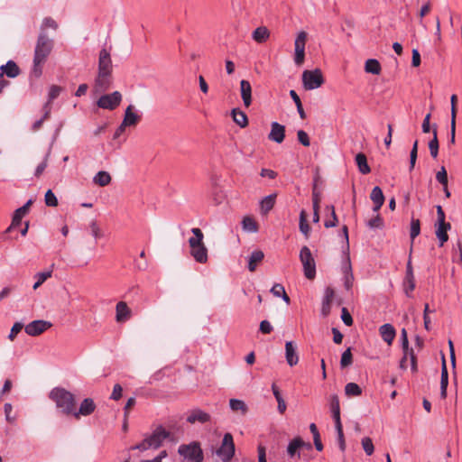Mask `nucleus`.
Here are the masks:
<instances>
[{"label": "nucleus", "instance_id": "c756f323", "mask_svg": "<svg viewBox=\"0 0 462 462\" xmlns=\"http://www.w3.org/2000/svg\"><path fill=\"white\" fill-rule=\"evenodd\" d=\"M264 257V254L261 250H254L252 252L248 258V270L250 272H254L258 263H260Z\"/></svg>", "mask_w": 462, "mask_h": 462}, {"label": "nucleus", "instance_id": "393cba45", "mask_svg": "<svg viewBox=\"0 0 462 462\" xmlns=\"http://www.w3.org/2000/svg\"><path fill=\"white\" fill-rule=\"evenodd\" d=\"M370 198L374 202V206L373 210L378 212L384 202V196L380 187L375 186L371 192Z\"/></svg>", "mask_w": 462, "mask_h": 462}, {"label": "nucleus", "instance_id": "8fccbe9b", "mask_svg": "<svg viewBox=\"0 0 462 462\" xmlns=\"http://www.w3.org/2000/svg\"><path fill=\"white\" fill-rule=\"evenodd\" d=\"M45 204L48 207H56L58 205V199L51 189H48L44 196Z\"/></svg>", "mask_w": 462, "mask_h": 462}, {"label": "nucleus", "instance_id": "864d4df0", "mask_svg": "<svg viewBox=\"0 0 462 462\" xmlns=\"http://www.w3.org/2000/svg\"><path fill=\"white\" fill-rule=\"evenodd\" d=\"M368 227L374 229V228H382L383 226V218L380 217L379 214H377L374 218L370 219L367 222Z\"/></svg>", "mask_w": 462, "mask_h": 462}, {"label": "nucleus", "instance_id": "de8ad7c7", "mask_svg": "<svg viewBox=\"0 0 462 462\" xmlns=\"http://www.w3.org/2000/svg\"><path fill=\"white\" fill-rule=\"evenodd\" d=\"M362 447L367 456H371L374 453V447L370 438L365 437L362 439Z\"/></svg>", "mask_w": 462, "mask_h": 462}, {"label": "nucleus", "instance_id": "49530a36", "mask_svg": "<svg viewBox=\"0 0 462 462\" xmlns=\"http://www.w3.org/2000/svg\"><path fill=\"white\" fill-rule=\"evenodd\" d=\"M352 362H353V357H352L351 349L347 348L343 352V354L341 356L340 365L342 368H345V367L350 365L352 364Z\"/></svg>", "mask_w": 462, "mask_h": 462}, {"label": "nucleus", "instance_id": "7ed1b4c3", "mask_svg": "<svg viewBox=\"0 0 462 462\" xmlns=\"http://www.w3.org/2000/svg\"><path fill=\"white\" fill-rule=\"evenodd\" d=\"M192 237L189 238V245L190 247V254L196 262L205 263L208 261V249L203 242L204 235L198 227L191 229Z\"/></svg>", "mask_w": 462, "mask_h": 462}, {"label": "nucleus", "instance_id": "5701e85b", "mask_svg": "<svg viewBox=\"0 0 462 462\" xmlns=\"http://www.w3.org/2000/svg\"><path fill=\"white\" fill-rule=\"evenodd\" d=\"M111 74L98 73L95 81V88L97 92H104L107 90L111 84Z\"/></svg>", "mask_w": 462, "mask_h": 462}, {"label": "nucleus", "instance_id": "f8f14e48", "mask_svg": "<svg viewBox=\"0 0 462 462\" xmlns=\"http://www.w3.org/2000/svg\"><path fill=\"white\" fill-rule=\"evenodd\" d=\"M98 73H112V60L110 53L106 49H102L99 52Z\"/></svg>", "mask_w": 462, "mask_h": 462}, {"label": "nucleus", "instance_id": "7c9ffc66", "mask_svg": "<svg viewBox=\"0 0 462 462\" xmlns=\"http://www.w3.org/2000/svg\"><path fill=\"white\" fill-rule=\"evenodd\" d=\"M448 384V374L446 365V361L443 358L441 367V378H440V396L442 399L447 397V388Z\"/></svg>", "mask_w": 462, "mask_h": 462}, {"label": "nucleus", "instance_id": "f257e3e1", "mask_svg": "<svg viewBox=\"0 0 462 462\" xmlns=\"http://www.w3.org/2000/svg\"><path fill=\"white\" fill-rule=\"evenodd\" d=\"M53 48V41L45 32H41L34 48L33 64L30 76L38 79L42 74V66L46 62Z\"/></svg>", "mask_w": 462, "mask_h": 462}, {"label": "nucleus", "instance_id": "338daca9", "mask_svg": "<svg viewBox=\"0 0 462 462\" xmlns=\"http://www.w3.org/2000/svg\"><path fill=\"white\" fill-rule=\"evenodd\" d=\"M284 291H285L284 287L280 283L274 284L271 289V292L275 297H281L282 294H284Z\"/></svg>", "mask_w": 462, "mask_h": 462}, {"label": "nucleus", "instance_id": "6ab92c4d", "mask_svg": "<svg viewBox=\"0 0 462 462\" xmlns=\"http://www.w3.org/2000/svg\"><path fill=\"white\" fill-rule=\"evenodd\" d=\"M342 271L344 274V286L346 290L349 291L353 286L354 275L352 273V267L350 258L347 255L346 261L343 263Z\"/></svg>", "mask_w": 462, "mask_h": 462}, {"label": "nucleus", "instance_id": "0eeeda50", "mask_svg": "<svg viewBox=\"0 0 462 462\" xmlns=\"http://www.w3.org/2000/svg\"><path fill=\"white\" fill-rule=\"evenodd\" d=\"M236 447L231 433L224 435L220 447L216 451L223 462H229L235 456Z\"/></svg>", "mask_w": 462, "mask_h": 462}, {"label": "nucleus", "instance_id": "5fc2aeb1", "mask_svg": "<svg viewBox=\"0 0 462 462\" xmlns=\"http://www.w3.org/2000/svg\"><path fill=\"white\" fill-rule=\"evenodd\" d=\"M335 428H336V430L337 433L339 448L341 449V451H344L346 449V443H345V439H344V434H343L342 424H340L339 426L335 425Z\"/></svg>", "mask_w": 462, "mask_h": 462}, {"label": "nucleus", "instance_id": "603ef678", "mask_svg": "<svg viewBox=\"0 0 462 462\" xmlns=\"http://www.w3.org/2000/svg\"><path fill=\"white\" fill-rule=\"evenodd\" d=\"M403 286H404V291H405L406 295L408 297H410L411 296L410 292L412 291L415 288L414 276H412L411 278L405 277Z\"/></svg>", "mask_w": 462, "mask_h": 462}, {"label": "nucleus", "instance_id": "4c0bfd02", "mask_svg": "<svg viewBox=\"0 0 462 462\" xmlns=\"http://www.w3.org/2000/svg\"><path fill=\"white\" fill-rule=\"evenodd\" d=\"M433 138L429 142V149L430 155L435 159L439 154V141H438V133H437V125H434L432 129Z\"/></svg>", "mask_w": 462, "mask_h": 462}, {"label": "nucleus", "instance_id": "c9c22d12", "mask_svg": "<svg viewBox=\"0 0 462 462\" xmlns=\"http://www.w3.org/2000/svg\"><path fill=\"white\" fill-rule=\"evenodd\" d=\"M356 163L362 174H368L371 171L365 154L362 152L357 153L356 155Z\"/></svg>", "mask_w": 462, "mask_h": 462}, {"label": "nucleus", "instance_id": "58836bf2", "mask_svg": "<svg viewBox=\"0 0 462 462\" xmlns=\"http://www.w3.org/2000/svg\"><path fill=\"white\" fill-rule=\"evenodd\" d=\"M365 70L367 73L378 75L381 72V65L377 60L369 59L365 61Z\"/></svg>", "mask_w": 462, "mask_h": 462}, {"label": "nucleus", "instance_id": "a19ab883", "mask_svg": "<svg viewBox=\"0 0 462 462\" xmlns=\"http://www.w3.org/2000/svg\"><path fill=\"white\" fill-rule=\"evenodd\" d=\"M51 274H52L51 270L46 271V272H42V273H37L34 275L36 282L32 286L33 290H37L47 279L51 277Z\"/></svg>", "mask_w": 462, "mask_h": 462}, {"label": "nucleus", "instance_id": "b1692460", "mask_svg": "<svg viewBox=\"0 0 462 462\" xmlns=\"http://www.w3.org/2000/svg\"><path fill=\"white\" fill-rule=\"evenodd\" d=\"M134 106L132 105L128 106L125 111V116L122 121L124 126H134L140 121V116L135 114L134 111Z\"/></svg>", "mask_w": 462, "mask_h": 462}, {"label": "nucleus", "instance_id": "09e8293b", "mask_svg": "<svg viewBox=\"0 0 462 462\" xmlns=\"http://www.w3.org/2000/svg\"><path fill=\"white\" fill-rule=\"evenodd\" d=\"M418 156V140H415L410 153V171H411L415 164Z\"/></svg>", "mask_w": 462, "mask_h": 462}, {"label": "nucleus", "instance_id": "9b49d317", "mask_svg": "<svg viewBox=\"0 0 462 462\" xmlns=\"http://www.w3.org/2000/svg\"><path fill=\"white\" fill-rule=\"evenodd\" d=\"M52 324L50 321L38 319L33 320L24 327L25 333L32 337H36L50 328Z\"/></svg>", "mask_w": 462, "mask_h": 462}, {"label": "nucleus", "instance_id": "69168bd1", "mask_svg": "<svg viewBox=\"0 0 462 462\" xmlns=\"http://www.w3.org/2000/svg\"><path fill=\"white\" fill-rule=\"evenodd\" d=\"M341 319H342V321L346 326H351L353 324V319L346 308L342 309Z\"/></svg>", "mask_w": 462, "mask_h": 462}, {"label": "nucleus", "instance_id": "680f3d73", "mask_svg": "<svg viewBox=\"0 0 462 462\" xmlns=\"http://www.w3.org/2000/svg\"><path fill=\"white\" fill-rule=\"evenodd\" d=\"M23 323L15 322L11 328L8 338L13 341L14 339V337L17 336V334L23 329Z\"/></svg>", "mask_w": 462, "mask_h": 462}, {"label": "nucleus", "instance_id": "052dcab7", "mask_svg": "<svg viewBox=\"0 0 462 462\" xmlns=\"http://www.w3.org/2000/svg\"><path fill=\"white\" fill-rule=\"evenodd\" d=\"M46 28H51L53 30H57L58 23L51 17H46L42 21V28H41L42 31L41 32H44V29H46Z\"/></svg>", "mask_w": 462, "mask_h": 462}, {"label": "nucleus", "instance_id": "a878e982", "mask_svg": "<svg viewBox=\"0 0 462 462\" xmlns=\"http://www.w3.org/2000/svg\"><path fill=\"white\" fill-rule=\"evenodd\" d=\"M380 335L383 341H385L388 345H391L395 337L396 331L393 326L391 324H383L379 328Z\"/></svg>", "mask_w": 462, "mask_h": 462}, {"label": "nucleus", "instance_id": "1a4fd4ad", "mask_svg": "<svg viewBox=\"0 0 462 462\" xmlns=\"http://www.w3.org/2000/svg\"><path fill=\"white\" fill-rule=\"evenodd\" d=\"M307 37V32L301 31L297 34L294 42V61L298 66H300L304 62Z\"/></svg>", "mask_w": 462, "mask_h": 462}, {"label": "nucleus", "instance_id": "cd10ccee", "mask_svg": "<svg viewBox=\"0 0 462 462\" xmlns=\"http://www.w3.org/2000/svg\"><path fill=\"white\" fill-rule=\"evenodd\" d=\"M276 200V194H271L264 197L260 201V211L262 215H267L274 207Z\"/></svg>", "mask_w": 462, "mask_h": 462}, {"label": "nucleus", "instance_id": "20e7f679", "mask_svg": "<svg viewBox=\"0 0 462 462\" xmlns=\"http://www.w3.org/2000/svg\"><path fill=\"white\" fill-rule=\"evenodd\" d=\"M170 433L165 430L162 426H159L149 436H147L141 443L131 447V449H138L145 451L148 449H156L161 447L163 440L169 437Z\"/></svg>", "mask_w": 462, "mask_h": 462}, {"label": "nucleus", "instance_id": "bb28decb", "mask_svg": "<svg viewBox=\"0 0 462 462\" xmlns=\"http://www.w3.org/2000/svg\"><path fill=\"white\" fill-rule=\"evenodd\" d=\"M330 410L332 412V417L335 421V425H340L341 420H340V405H339V400L337 395L334 394L330 397Z\"/></svg>", "mask_w": 462, "mask_h": 462}, {"label": "nucleus", "instance_id": "13d9d810", "mask_svg": "<svg viewBox=\"0 0 462 462\" xmlns=\"http://www.w3.org/2000/svg\"><path fill=\"white\" fill-rule=\"evenodd\" d=\"M401 343L403 352L411 351V348L409 347L408 334L405 328H402L401 331Z\"/></svg>", "mask_w": 462, "mask_h": 462}, {"label": "nucleus", "instance_id": "9d476101", "mask_svg": "<svg viewBox=\"0 0 462 462\" xmlns=\"http://www.w3.org/2000/svg\"><path fill=\"white\" fill-rule=\"evenodd\" d=\"M122 101V95L119 91H115L111 94H106L99 97L97 104L98 107L103 109L114 110Z\"/></svg>", "mask_w": 462, "mask_h": 462}, {"label": "nucleus", "instance_id": "aec40b11", "mask_svg": "<svg viewBox=\"0 0 462 462\" xmlns=\"http://www.w3.org/2000/svg\"><path fill=\"white\" fill-rule=\"evenodd\" d=\"M285 358L290 366H294L299 362V356L296 352V346L291 341L285 344Z\"/></svg>", "mask_w": 462, "mask_h": 462}, {"label": "nucleus", "instance_id": "412c9836", "mask_svg": "<svg viewBox=\"0 0 462 462\" xmlns=\"http://www.w3.org/2000/svg\"><path fill=\"white\" fill-rule=\"evenodd\" d=\"M303 447L307 448L308 449H310L311 444L306 443L300 437L293 439L288 445V448H287L288 455L291 457H293L297 454L299 448H303Z\"/></svg>", "mask_w": 462, "mask_h": 462}, {"label": "nucleus", "instance_id": "4be33fe9", "mask_svg": "<svg viewBox=\"0 0 462 462\" xmlns=\"http://www.w3.org/2000/svg\"><path fill=\"white\" fill-rule=\"evenodd\" d=\"M334 290L330 287H327L325 290V295L322 300L321 314L327 317L330 313L331 303L334 299Z\"/></svg>", "mask_w": 462, "mask_h": 462}, {"label": "nucleus", "instance_id": "3c124183", "mask_svg": "<svg viewBox=\"0 0 462 462\" xmlns=\"http://www.w3.org/2000/svg\"><path fill=\"white\" fill-rule=\"evenodd\" d=\"M436 180L442 186H448V173L444 166L440 167L439 171L436 173Z\"/></svg>", "mask_w": 462, "mask_h": 462}, {"label": "nucleus", "instance_id": "ddd939ff", "mask_svg": "<svg viewBox=\"0 0 462 462\" xmlns=\"http://www.w3.org/2000/svg\"><path fill=\"white\" fill-rule=\"evenodd\" d=\"M95 409H96V404H95L94 401L91 398H86L80 403L79 410L78 411H76V409L74 410V411L72 412V415L76 419H79L80 416L90 415L91 413H93Z\"/></svg>", "mask_w": 462, "mask_h": 462}, {"label": "nucleus", "instance_id": "ea45409f", "mask_svg": "<svg viewBox=\"0 0 462 462\" xmlns=\"http://www.w3.org/2000/svg\"><path fill=\"white\" fill-rule=\"evenodd\" d=\"M242 226L245 231L254 233L257 232L258 226L256 222L251 217H245L242 220Z\"/></svg>", "mask_w": 462, "mask_h": 462}, {"label": "nucleus", "instance_id": "c03bdc74", "mask_svg": "<svg viewBox=\"0 0 462 462\" xmlns=\"http://www.w3.org/2000/svg\"><path fill=\"white\" fill-rule=\"evenodd\" d=\"M345 393L347 396H359L362 393V390L358 384L348 383L345 386Z\"/></svg>", "mask_w": 462, "mask_h": 462}, {"label": "nucleus", "instance_id": "dca6fc26", "mask_svg": "<svg viewBox=\"0 0 462 462\" xmlns=\"http://www.w3.org/2000/svg\"><path fill=\"white\" fill-rule=\"evenodd\" d=\"M132 316V311L125 301H119L116 306V320L118 323L127 321Z\"/></svg>", "mask_w": 462, "mask_h": 462}, {"label": "nucleus", "instance_id": "0e129e2a", "mask_svg": "<svg viewBox=\"0 0 462 462\" xmlns=\"http://www.w3.org/2000/svg\"><path fill=\"white\" fill-rule=\"evenodd\" d=\"M457 95H452L451 97H450V103H451V111H450V116H451V119L450 121H456V116H457Z\"/></svg>", "mask_w": 462, "mask_h": 462}, {"label": "nucleus", "instance_id": "4d7b16f0", "mask_svg": "<svg viewBox=\"0 0 462 462\" xmlns=\"http://www.w3.org/2000/svg\"><path fill=\"white\" fill-rule=\"evenodd\" d=\"M298 141L305 147L310 146V141L309 134L304 130H299L297 132Z\"/></svg>", "mask_w": 462, "mask_h": 462}, {"label": "nucleus", "instance_id": "6e6d98bb", "mask_svg": "<svg viewBox=\"0 0 462 462\" xmlns=\"http://www.w3.org/2000/svg\"><path fill=\"white\" fill-rule=\"evenodd\" d=\"M327 210L330 211L331 217H332L333 219L331 221H328V220L326 221L324 225H325V226L327 228L334 227L337 224V215H336V212H335V208H334L333 206H328L327 207Z\"/></svg>", "mask_w": 462, "mask_h": 462}, {"label": "nucleus", "instance_id": "473e14b6", "mask_svg": "<svg viewBox=\"0 0 462 462\" xmlns=\"http://www.w3.org/2000/svg\"><path fill=\"white\" fill-rule=\"evenodd\" d=\"M270 37V31L265 26L257 27L252 33V38L258 43L265 42Z\"/></svg>", "mask_w": 462, "mask_h": 462}, {"label": "nucleus", "instance_id": "bf43d9fd", "mask_svg": "<svg viewBox=\"0 0 462 462\" xmlns=\"http://www.w3.org/2000/svg\"><path fill=\"white\" fill-rule=\"evenodd\" d=\"M61 92V88L60 87H58V86H51L50 88V91H49V99L46 103H49L51 105V103L59 97V95L60 94Z\"/></svg>", "mask_w": 462, "mask_h": 462}, {"label": "nucleus", "instance_id": "6e6552de", "mask_svg": "<svg viewBox=\"0 0 462 462\" xmlns=\"http://www.w3.org/2000/svg\"><path fill=\"white\" fill-rule=\"evenodd\" d=\"M324 83L320 69L304 70L302 73V84L306 90L319 88Z\"/></svg>", "mask_w": 462, "mask_h": 462}, {"label": "nucleus", "instance_id": "423d86ee", "mask_svg": "<svg viewBox=\"0 0 462 462\" xmlns=\"http://www.w3.org/2000/svg\"><path fill=\"white\" fill-rule=\"evenodd\" d=\"M300 260L303 266L304 275L307 279L312 280L316 276V263L312 254L308 246H303L300 252Z\"/></svg>", "mask_w": 462, "mask_h": 462}, {"label": "nucleus", "instance_id": "72a5a7b5", "mask_svg": "<svg viewBox=\"0 0 462 462\" xmlns=\"http://www.w3.org/2000/svg\"><path fill=\"white\" fill-rule=\"evenodd\" d=\"M231 116L233 117L234 122L240 127L244 128L247 126L248 118L245 112L241 111L239 108H234L231 111Z\"/></svg>", "mask_w": 462, "mask_h": 462}, {"label": "nucleus", "instance_id": "4468645a", "mask_svg": "<svg viewBox=\"0 0 462 462\" xmlns=\"http://www.w3.org/2000/svg\"><path fill=\"white\" fill-rule=\"evenodd\" d=\"M21 69L14 60H8L5 64L0 66V79L6 76L11 79L18 77Z\"/></svg>", "mask_w": 462, "mask_h": 462}, {"label": "nucleus", "instance_id": "f704fd0d", "mask_svg": "<svg viewBox=\"0 0 462 462\" xmlns=\"http://www.w3.org/2000/svg\"><path fill=\"white\" fill-rule=\"evenodd\" d=\"M229 406L234 412H238L241 415H245L248 411L246 403L239 399H230Z\"/></svg>", "mask_w": 462, "mask_h": 462}, {"label": "nucleus", "instance_id": "37998d69", "mask_svg": "<svg viewBox=\"0 0 462 462\" xmlns=\"http://www.w3.org/2000/svg\"><path fill=\"white\" fill-rule=\"evenodd\" d=\"M290 96L292 98V100L294 101L296 106H297V110H298V113L300 115V117L301 119H305L306 118V113L302 107V104H301V101H300V97L298 96V94L296 93L295 90H291L290 91Z\"/></svg>", "mask_w": 462, "mask_h": 462}, {"label": "nucleus", "instance_id": "2f4dec72", "mask_svg": "<svg viewBox=\"0 0 462 462\" xmlns=\"http://www.w3.org/2000/svg\"><path fill=\"white\" fill-rule=\"evenodd\" d=\"M436 236L439 240V246H442L444 243L448 240V230L451 228V225L449 223H442L437 224Z\"/></svg>", "mask_w": 462, "mask_h": 462}, {"label": "nucleus", "instance_id": "e2e57ef3", "mask_svg": "<svg viewBox=\"0 0 462 462\" xmlns=\"http://www.w3.org/2000/svg\"><path fill=\"white\" fill-rule=\"evenodd\" d=\"M316 187H317V184L315 181L314 185H313V190H312V205H313V209H319L320 199H319V192L316 190Z\"/></svg>", "mask_w": 462, "mask_h": 462}, {"label": "nucleus", "instance_id": "79ce46f5", "mask_svg": "<svg viewBox=\"0 0 462 462\" xmlns=\"http://www.w3.org/2000/svg\"><path fill=\"white\" fill-rule=\"evenodd\" d=\"M300 232L306 236H309L310 227L307 222V214L305 210H301L300 214V225H299Z\"/></svg>", "mask_w": 462, "mask_h": 462}, {"label": "nucleus", "instance_id": "39448f33", "mask_svg": "<svg viewBox=\"0 0 462 462\" xmlns=\"http://www.w3.org/2000/svg\"><path fill=\"white\" fill-rule=\"evenodd\" d=\"M178 453L184 462H202L203 460V451L198 441L181 444L178 448Z\"/></svg>", "mask_w": 462, "mask_h": 462}, {"label": "nucleus", "instance_id": "c85d7f7f", "mask_svg": "<svg viewBox=\"0 0 462 462\" xmlns=\"http://www.w3.org/2000/svg\"><path fill=\"white\" fill-rule=\"evenodd\" d=\"M32 200L29 199L23 207L17 208L13 216V226H19L22 218L29 212Z\"/></svg>", "mask_w": 462, "mask_h": 462}, {"label": "nucleus", "instance_id": "f03ea898", "mask_svg": "<svg viewBox=\"0 0 462 462\" xmlns=\"http://www.w3.org/2000/svg\"><path fill=\"white\" fill-rule=\"evenodd\" d=\"M49 397L55 402L57 409L62 413L69 415L74 411L76 402L74 395L70 392L64 388L56 387L51 391Z\"/></svg>", "mask_w": 462, "mask_h": 462}, {"label": "nucleus", "instance_id": "a211bd4d", "mask_svg": "<svg viewBox=\"0 0 462 462\" xmlns=\"http://www.w3.org/2000/svg\"><path fill=\"white\" fill-rule=\"evenodd\" d=\"M240 93L244 106L248 108L252 105V87L248 80L240 81Z\"/></svg>", "mask_w": 462, "mask_h": 462}, {"label": "nucleus", "instance_id": "a18cd8bd", "mask_svg": "<svg viewBox=\"0 0 462 462\" xmlns=\"http://www.w3.org/2000/svg\"><path fill=\"white\" fill-rule=\"evenodd\" d=\"M420 222L417 218H411V231H410V236L411 239V242L420 235Z\"/></svg>", "mask_w": 462, "mask_h": 462}, {"label": "nucleus", "instance_id": "2eb2a0df", "mask_svg": "<svg viewBox=\"0 0 462 462\" xmlns=\"http://www.w3.org/2000/svg\"><path fill=\"white\" fill-rule=\"evenodd\" d=\"M285 137V126L277 123L273 122L271 124V131L268 134V138L277 143L283 142Z\"/></svg>", "mask_w": 462, "mask_h": 462}, {"label": "nucleus", "instance_id": "774afa93", "mask_svg": "<svg viewBox=\"0 0 462 462\" xmlns=\"http://www.w3.org/2000/svg\"><path fill=\"white\" fill-rule=\"evenodd\" d=\"M122 392H123V388L120 384H116L114 386V389H113V392H112V394H111V399L115 400V401H117L119 400L121 397H122Z\"/></svg>", "mask_w": 462, "mask_h": 462}, {"label": "nucleus", "instance_id": "e433bc0d", "mask_svg": "<svg viewBox=\"0 0 462 462\" xmlns=\"http://www.w3.org/2000/svg\"><path fill=\"white\" fill-rule=\"evenodd\" d=\"M111 176L107 171H100L93 178V182L100 187H106L111 182Z\"/></svg>", "mask_w": 462, "mask_h": 462}, {"label": "nucleus", "instance_id": "f3484780", "mask_svg": "<svg viewBox=\"0 0 462 462\" xmlns=\"http://www.w3.org/2000/svg\"><path fill=\"white\" fill-rule=\"evenodd\" d=\"M210 419L211 416L208 412L200 409H195L188 415L187 421L190 424H194L196 422L206 423L208 422Z\"/></svg>", "mask_w": 462, "mask_h": 462}]
</instances>
